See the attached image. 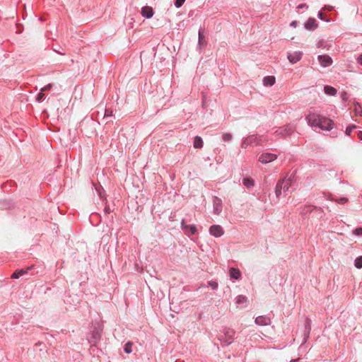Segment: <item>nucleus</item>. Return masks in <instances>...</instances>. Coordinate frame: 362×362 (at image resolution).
Returning <instances> with one entry per match:
<instances>
[{
	"mask_svg": "<svg viewBox=\"0 0 362 362\" xmlns=\"http://www.w3.org/2000/svg\"><path fill=\"white\" fill-rule=\"evenodd\" d=\"M305 119L312 127H317L325 131H330L333 129V121L322 115L310 112L306 116Z\"/></svg>",
	"mask_w": 362,
	"mask_h": 362,
	"instance_id": "1",
	"label": "nucleus"
},
{
	"mask_svg": "<svg viewBox=\"0 0 362 362\" xmlns=\"http://www.w3.org/2000/svg\"><path fill=\"white\" fill-rule=\"evenodd\" d=\"M296 182V176L292 173L288 177H285L282 180H280L275 188V194L277 198L281 195L282 192H286L289 191V189L292 185Z\"/></svg>",
	"mask_w": 362,
	"mask_h": 362,
	"instance_id": "2",
	"label": "nucleus"
},
{
	"mask_svg": "<svg viewBox=\"0 0 362 362\" xmlns=\"http://www.w3.org/2000/svg\"><path fill=\"white\" fill-rule=\"evenodd\" d=\"M262 136L257 134H252L245 138L242 142V148H246L248 146H256L262 142Z\"/></svg>",
	"mask_w": 362,
	"mask_h": 362,
	"instance_id": "3",
	"label": "nucleus"
},
{
	"mask_svg": "<svg viewBox=\"0 0 362 362\" xmlns=\"http://www.w3.org/2000/svg\"><path fill=\"white\" fill-rule=\"evenodd\" d=\"M295 129L291 124H287L283 127L278 128L274 132V134L277 137L285 138L290 135H291Z\"/></svg>",
	"mask_w": 362,
	"mask_h": 362,
	"instance_id": "4",
	"label": "nucleus"
},
{
	"mask_svg": "<svg viewBox=\"0 0 362 362\" xmlns=\"http://www.w3.org/2000/svg\"><path fill=\"white\" fill-rule=\"evenodd\" d=\"M276 158V154L272 153H264L259 156L258 161L263 164H267L275 160Z\"/></svg>",
	"mask_w": 362,
	"mask_h": 362,
	"instance_id": "5",
	"label": "nucleus"
},
{
	"mask_svg": "<svg viewBox=\"0 0 362 362\" xmlns=\"http://www.w3.org/2000/svg\"><path fill=\"white\" fill-rule=\"evenodd\" d=\"M228 275L230 280L233 282L240 281L242 279V274L240 269L235 267H230L228 269Z\"/></svg>",
	"mask_w": 362,
	"mask_h": 362,
	"instance_id": "6",
	"label": "nucleus"
},
{
	"mask_svg": "<svg viewBox=\"0 0 362 362\" xmlns=\"http://www.w3.org/2000/svg\"><path fill=\"white\" fill-rule=\"evenodd\" d=\"M181 228L187 235H195L197 232L195 225H187L185 223V220L181 222Z\"/></svg>",
	"mask_w": 362,
	"mask_h": 362,
	"instance_id": "7",
	"label": "nucleus"
},
{
	"mask_svg": "<svg viewBox=\"0 0 362 362\" xmlns=\"http://www.w3.org/2000/svg\"><path fill=\"white\" fill-rule=\"evenodd\" d=\"M319 63L322 67H328L332 64V58L327 54H321L317 57Z\"/></svg>",
	"mask_w": 362,
	"mask_h": 362,
	"instance_id": "8",
	"label": "nucleus"
},
{
	"mask_svg": "<svg viewBox=\"0 0 362 362\" xmlns=\"http://www.w3.org/2000/svg\"><path fill=\"white\" fill-rule=\"evenodd\" d=\"M209 233L211 235L218 238L223 235L224 231L219 225H213L209 228Z\"/></svg>",
	"mask_w": 362,
	"mask_h": 362,
	"instance_id": "9",
	"label": "nucleus"
},
{
	"mask_svg": "<svg viewBox=\"0 0 362 362\" xmlns=\"http://www.w3.org/2000/svg\"><path fill=\"white\" fill-rule=\"evenodd\" d=\"M100 337L101 334L100 330L97 328H95L91 332V336L88 340L89 343L92 345H95L100 341Z\"/></svg>",
	"mask_w": 362,
	"mask_h": 362,
	"instance_id": "10",
	"label": "nucleus"
},
{
	"mask_svg": "<svg viewBox=\"0 0 362 362\" xmlns=\"http://www.w3.org/2000/svg\"><path fill=\"white\" fill-rule=\"evenodd\" d=\"M255 322L257 325L265 326L271 323V319L267 315H260L256 317Z\"/></svg>",
	"mask_w": 362,
	"mask_h": 362,
	"instance_id": "11",
	"label": "nucleus"
},
{
	"mask_svg": "<svg viewBox=\"0 0 362 362\" xmlns=\"http://www.w3.org/2000/svg\"><path fill=\"white\" fill-rule=\"evenodd\" d=\"M214 212L216 214H219L222 210V201L217 197L213 199Z\"/></svg>",
	"mask_w": 362,
	"mask_h": 362,
	"instance_id": "12",
	"label": "nucleus"
},
{
	"mask_svg": "<svg viewBox=\"0 0 362 362\" xmlns=\"http://www.w3.org/2000/svg\"><path fill=\"white\" fill-rule=\"evenodd\" d=\"M303 53L301 52H294L293 53H288V59L292 64H295L298 62L302 57Z\"/></svg>",
	"mask_w": 362,
	"mask_h": 362,
	"instance_id": "13",
	"label": "nucleus"
},
{
	"mask_svg": "<svg viewBox=\"0 0 362 362\" xmlns=\"http://www.w3.org/2000/svg\"><path fill=\"white\" fill-rule=\"evenodd\" d=\"M235 304L241 308H245L247 305V298L243 295H239L235 298Z\"/></svg>",
	"mask_w": 362,
	"mask_h": 362,
	"instance_id": "14",
	"label": "nucleus"
},
{
	"mask_svg": "<svg viewBox=\"0 0 362 362\" xmlns=\"http://www.w3.org/2000/svg\"><path fill=\"white\" fill-rule=\"evenodd\" d=\"M153 13V10L151 6H146L141 8V15L146 18H151Z\"/></svg>",
	"mask_w": 362,
	"mask_h": 362,
	"instance_id": "15",
	"label": "nucleus"
},
{
	"mask_svg": "<svg viewBox=\"0 0 362 362\" xmlns=\"http://www.w3.org/2000/svg\"><path fill=\"white\" fill-rule=\"evenodd\" d=\"M31 269H32V267H28L26 269H22L16 270L11 275V278L12 279H18L21 276H23L24 274H28V270H30Z\"/></svg>",
	"mask_w": 362,
	"mask_h": 362,
	"instance_id": "16",
	"label": "nucleus"
},
{
	"mask_svg": "<svg viewBox=\"0 0 362 362\" xmlns=\"http://www.w3.org/2000/svg\"><path fill=\"white\" fill-rule=\"evenodd\" d=\"M275 81V77L273 76H267L264 77L262 79V83L264 86H272Z\"/></svg>",
	"mask_w": 362,
	"mask_h": 362,
	"instance_id": "17",
	"label": "nucleus"
},
{
	"mask_svg": "<svg viewBox=\"0 0 362 362\" xmlns=\"http://www.w3.org/2000/svg\"><path fill=\"white\" fill-rule=\"evenodd\" d=\"M317 28L316 21L315 18H310L305 23V28L308 30H314Z\"/></svg>",
	"mask_w": 362,
	"mask_h": 362,
	"instance_id": "18",
	"label": "nucleus"
},
{
	"mask_svg": "<svg viewBox=\"0 0 362 362\" xmlns=\"http://www.w3.org/2000/svg\"><path fill=\"white\" fill-rule=\"evenodd\" d=\"M324 92L326 95L334 96L337 94V89L331 86H325Z\"/></svg>",
	"mask_w": 362,
	"mask_h": 362,
	"instance_id": "19",
	"label": "nucleus"
},
{
	"mask_svg": "<svg viewBox=\"0 0 362 362\" xmlns=\"http://www.w3.org/2000/svg\"><path fill=\"white\" fill-rule=\"evenodd\" d=\"M193 146L195 148H201L203 147V140L199 136H196L194 139Z\"/></svg>",
	"mask_w": 362,
	"mask_h": 362,
	"instance_id": "20",
	"label": "nucleus"
},
{
	"mask_svg": "<svg viewBox=\"0 0 362 362\" xmlns=\"http://www.w3.org/2000/svg\"><path fill=\"white\" fill-rule=\"evenodd\" d=\"M243 184L245 187L250 188L251 187L254 186L255 181L250 177H245L243 180Z\"/></svg>",
	"mask_w": 362,
	"mask_h": 362,
	"instance_id": "21",
	"label": "nucleus"
},
{
	"mask_svg": "<svg viewBox=\"0 0 362 362\" xmlns=\"http://www.w3.org/2000/svg\"><path fill=\"white\" fill-rule=\"evenodd\" d=\"M199 46L202 47L206 45V41L204 40V37L202 33V29H199V42H198Z\"/></svg>",
	"mask_w": 362,
	"mask_h": 362,
	"instance_id": "22",
	"label": "nucleus"
},
{
	"mask_svg": "<svg viewBox=\"0 0 362 362\" xmlns=\"http://www.w3.org/2000/svg\"><path fill=\"white\" fill-rule=\"evenodd\" d=\"M354 266L357 269H361L362 268V256H359L356 257L354 260Z\"/></svg>",
	"mask_w": 362,
	"mask_h": 362,
	"instance_id": "23",
	"label": "nucleus"
},
{
	"mask_svg": "<svg viewBox=\"0 0 362 362\" xmlns=\"http://www.w3.org/2000/svg\"><path fill=\"white\" fill-rule=\"evenodd\" d=\"M132 344L129 341H128L127 343L125 344L124 345V351L127 353V354H130L132 350Z\"/></svg>",
	"mask_w": 362,
	"mask_h": 362,
	"instance_id": "24",
	"label": "nucleus"
},
{
	"mask_svg": "<svg viewBox=\"0 0 362 362\" xmlns=\"http://www.w3.org/2000/svg\"><path fill=\"white\" fill-rule=\"evenodd\" d=\"M45 97V93L40 90V92L37 95L36 100L37 102L40 103L44 100Z\"/></svg>",
	"mask_w": 362,
	"mask_h": 362,
	"instance_id": "25",
	"label": "nucleus"
},
{
	"mask_svg": "<svg viewBox=\"0 0 362 362\" xmlns=\"http://www.w3.org/2000/svg\"><path fill=\"white\" fill-rule=\"evenodd\" d=\"M185 0H175L174 4L176 8H180L185 3Z\"/></svg>",
	"mask_w": 362,
	"mask_h": 362,
	"instance_id": "26",
	"label": "nucleus"
},
{
	"mask_svg": "<svg viewBox=\"0 0 362 362\" xmlns=\"http://www.w3.org/2000/svg\"><path fill=\"white\" fill-rule=\"evenodd\" d=\"M209 286H210L212 289L215 290L218 288V283L214 281H210L208 282Z\"/></svg>",
	"mask_w": 362,
	"mask_h": 362,
	"instance_id": "27",
	"label": "nucleus"
},
{
	"mask_svg": "<svg viewBox=\"0 0 362 362\" xmlns=\"http://www.w3.org/2000/svg\"><path fill=\"white\" fill-rule=\"evenodd\" d=\"M353 233L356 235H362V227L355 228Z\"/></svg>",
	"mask_w": 362,
	"mask_h": 362,
	"instance_id": "28",
	"label": "nucleus"
},
{
	"mask_svg": "<svg viewBox=\"0 0 362 362\" xmlns=\"http://www.w3.org/2000/svg\"><path fill=\"white\" fill-rule=\"evenodd\" d=\"M355 128V126H349L347 127L345 131L346 135L350 136L353 129Z\"/></svg>",
	"mask_w": 362,
	"mask_h": 362,
	"instance_id": "29",
	"label": "nucleus"
},
{
	"mask_svg": "<svg viewBox=\"0 0 362 362\" xmlns=\"http://www.w3.org/2000/svg\"><path fill=\"white\" fill-rule=\"evenodd\" d=\"M52 88V83H49V84H47V86H44V87L41 89V91H42V92H45V91H47V90H50Z\"/></svg>",
	"mask_w": 362,
	"mask_h": 362,
	"instance_id": "30",
	"label": "nucleus"
},
{
	"mask_svg": "<svg viewBox=\"0 0 362 362\" xmlns=\"http://www.w3.org/2000/svg\"><path fill=\"white\" fill-rule=\"evenodd\" d=\"M347 201H348V199L345 197H341V198L336 200V202L340 204H343L346 203Z\"/></svg>",
	"mask_w": 362,
	"mask_h": 362,
	"instance_id": "31",
	"label": "nucleus"
},
{
	"mask_svg": "<svg viewBox=\"0 0 362 362\" xmlns=\"http://www.w3.org/2000/svg\"><path fill=\"white\" fill-rule=\"evenodd\" d=\"M308 8V6L305 4H300L297 6L298 9H303V8L307 9Z\"/></svg>",
	"mask_w": 362,
	"mask_h": 362,
	"instance_id": "32",
	"label": "nucleus"
},
{
	"mask_svg": "<svg viewBox=\"0 0 362 362\" xmlns=\"http://www.w3.org/2000/svg\"><path fill=\"white\" fill-rule=\"evenodd\" d=\"M104 212L105 214H110L111 212V209L109 206H105V209H104Z\"/></svg>",
	"mask_w": 362,
	"mask_h": 362,
	"instance_id": "33",
	"label": "nucleus"
},
{
	"mask_svg": "<svg viewBox=\"0 0 362 362\" xmlns=\"http://www.w3.org/2000/svg\"><path fill=\"white\" fill-rule=\"evenodd\" d=\"M111 115H112V111L108 109H106L105 111V117H109Z\"/></svg>",
	"mask_w": 362,
	"mask_h": 362,
	"instance_id": "34",
	"label": "nucleus"
},
{
	"mask_svg": "<svg viewBox=\"0 0 362 362\" xmlns=\"http://www.w3.org/2000/svg\"><path fill=\"white\" fill-rule=\"evenodd\" d=\"M356 61L360 65L362 66V54L357 57Z\"/></svg>",
	"mask_w": 362,
	"mask_h": 362,
	"instance_id": "35",
	"label": "nucleus"
},
{
	"mask_svg": "<svg viewBox=\"0 0 362 362\" xmlns=\"http://www.w3.org/2000/svg\"><path fill=\"white\" fill-rule=\"evenodd\" d=\"M298 25V22L296 21H293L290 23V26L292 28H296Z\"/></svg>",
	"mask_w": 362,
	"mask_h": 362,
	"instance_id": "36",
	"label": "nucleus"
},
{
	"mask_svg": "<svg viewBox=\"0 0 362 362\" xmlns=\"http://www.w3.org/2000/svg\"><path fill=\"white\" fill-rule=\"evenodd\" d=\"M341 99L343 100H346L347 99V97H346V93L345 92H343L341 95Z\"/></svg>",
	"mask_w": 362,
	"mask_h": 362,
	"instance_id": "37",
	"label": "nucleus"
},
{
	"mask_svg": "<svg viewBox=\"0 0 362 362\" xmlns=\"http://www.w3.org/2000/svg\"><path fill=\"white\" fill-rule=\"evenodd\" d=\"M317 17H318L320 20H322V21H323V20H324V18H323V14H322V11H319V12H318Z\"/></svg>",
	"mask_w": 362,
	"mask_h": 362,
	"instance_id": "38",
	"label": "nucleus"
},
{
	"mask_svg": "<svg viewBox=\"0 0 362 362\" xmlns=\"http://www.w3.org/2000/svg\"><path fill=\"white\" fill-rule=\"evenodd\" d=\"M324 8H325V10H327V11H331V10H332V9H333V6H329V5H327V6H325L324 7Z\"/></svg>",
	"mask_w": 362,
	"mask_h": 362,
	"instance_id": "39",
	"label": "nucleus"
},
{
	"mask_svg": "<svg viewBox=\"0 0 362 362\" xmlns=\"http://www.w3.org/2000/svg\"><path fill=\"white\" fill-rule=\"evenodd\" d=\"M358 139H359L360 140H361V141H362V131H359V132H358Z\"/></svg>",
	"mask_w": 362,
	"mask_h": 362,
	"instance_id": "40",
	"label": "nucleus"
},
{
	"mask_svg": "<svg viewBox=\"0 0 362 362\" xmlns=\"http://www.w3.org/2000/svg\"><path fill=\"white\" fill-rule=\"evenodd\" d=\"M222 139H223V141H226V134H223L222 135Z\"/></svg>",
	"mask_w": 362,
	"mask_h": 362,
	"instance_id": "41",
	"label": "nucleus"
},
{
	"mask_svg": "<svg viewBox=\"0 0 362 362\" xmlns=\"http://www.w3.org/2000/svg\"><path fill=\"white\" fill-rule=\"evenodd\" d=\"M227 136H228V141L231 139L232 136L228 133Z\"/></svg>",
	"mask_w": 362,
	"mask_h": 362,
	"instance_id": "42",
	"label": "nucleus"
},
{
	"mask_svg": "<svg viewBox=\"0 0 362 362\" xmlns=\"http://www.w3.org/2000/svg\"><path fill=\"white\" fill-rule=\"evenodd\" d=\"M41 344H42V343L38 342V343H36V344H35V346H38V345L40 346V345H41Z\"/></svg>",
	"mask_w": 362,
	"mask_h": 362,
	"instance_id": "43",
	"label": "nucleus"
},
{
	"mask_svg": "<svg viewBox=\"0 0 362 362\" xmlns=\"http://www.w3.org/2000/svg\"><path fill=\"white\" fill-rule=\"evenodd\" d=\"M231 343V341H229V339L228 338V342L227 344L229 345Z\"/></svg>",
	"mask_w": 362,
	"mask_h": 362,
	"instance_id": "44",
	"label": "nucleus"
},
{
	"mask_svg": "<svg viewBox=\"0 0 362 362\" xmlns=\"http://www.w3.org/2000/svg\"><path fill=\"white\" fill-rule=\"evenodd\" d=\"M227 334H228V336L230 334L229 330H228Z\"/></svg>",
	"mask_w": 362,
	"mask_h": 362,
	"instance_id": "45",
	"label": "nucleus"
}]
</instances>
